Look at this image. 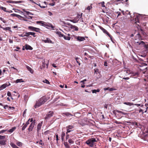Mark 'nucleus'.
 Returning a JSON list of instances; mask_svg holds the SVG:
<instances>
[{"label":"nucleus","mask_w":148,"mask_h":148,"mask_svg":"<svg viewBox=\"0 0 148 148\" xmlns=\"http://www.w3.org/2000/svg\"><path fill=\"white\" fill-rule=\"evenodd\" d=\"M65 136V133L64 132H62V134H61V140H62L63 141L64 139V137Z\"/></svg>","instance_id":"27"},{"label":"nucleus","mask_w":148,"mask_h":148,"mask_svg":"<svg viewBox=\"0 0 148 148\" xmlns=\"http://www.w3.org/2000/svg\"><path fill=\"white\" fill-rule=\"evenodd\" d=\"M25 34H26V36L27 37L29 36L30 35H32L34 37H35L36 36L35 35V33L34 32H26Z\"/></svg>","instance_id":"10"},{"label":"nucleus","mask_w":148,"mask_h":148,"mask_svg":"<svg viewBox=\"0 0 148 148\" xmlns=\"http://www.w3.org/2000/svg\"><path fill=\"white\" fill-rule=\"evenodd\" d=\"M52 65L53 67L55 68H56L57 67V66H56L55 64H53Z\"/></svg>","instance_id":"59"},{"label":"nucleus","mask_w":148,"mask_h":148,"mask_svg":"<svg viewBox=\"0 0 148 148\" xmlns=\"http://www.w3.org/2000/svg\"><path fill=\"white\" fill-rule=\"evenodd\" d=\"M74 127L72 125H69L66 127L67 133H69L73 130Z\"/></svg>","instance_id":"7"},{"label":"nucleus","mask_w":148,"mask_h":148,"mask_svg":"<svg viewBox=\"0 0 148 148\" xmlns=\"http://www.w3.org/2000/svg\"><path fill=\"white\" fill-rule=\"evenodd\" d=\"M99 4H100L101 5V6L102 7H104L105 6L104 5V1H103L101 2Z\"/></svg>","instance_id":"39"},{"label":"nucleus","mask_w":148,"mask_h":148,"mask_svg":"<svg viewBox=\"0 0 148 148\" xmlns=\"http://www.w3.org/2000/svg\"><path fill=\"white\" fill-rule=\"evenodd\" d=\"M76 39L78 41H83L85 40V39L84 37L81 36L77 37Z\"/></svg>","instance_id":"12"},{"label":"nucleus","mask_w":148,"mask_h":148,"mask_svg":"<svg viewBox=\"0 0 148 148\" xmlns=\"http://www.w3.org/2000/svg\"><path fill=\"white\" fill-rule=\"evenodd\" d=\"M94 71H95V74H97V72H98V69H94Z\"/></svg>","instance_id":"50"},{"label":"nucleus","mask_w":148,"mask_h":148,"mask_svg":"<svg viewBox=\"0 0 148 148\" xmlns=\"http://www.w3.org/2000/svg\"><path fill=\"white\" fill-rule=\"evenodd\" d=\"M134 105H136V106H140V104H134Z\"/></svg>","instance_id":"62"},{"label":"nucleus","mask_w":148,"mask_h":148,"mask_svg":"<svg viewBox=\"0 0 148 148\" xmlns=\"http://www.w3.org/2000/svg\"><path fill=\"white\" fill-rule=\"evenodd\" d=\"M48 14L50 16H51L52 15V13L48 11Z\"/></svg>","instance_id":"55"},{"label":"nucleus","mask_w":148,"mask_h":148,"mask_svg":"<svg viewBox=\"0 0 148 148\" xmlns=\"http://www.w3.org/2000/svg\"><path fill=\"white\" fill-rule=\"evenodd\" d=\"M26 110H25L24 111L23 113V115H24V114H25L26 113Z\"/></svg>","instance_id":"63"},{"label":"nucleus","mask_w":148,"mask_h":148,"mask_svg":"<svg viewBox=\"0 0 148 148\" xmlns=\"http://www.w3.org/2000/svg\"><path fill=\"white\" fill-rule=\"evenodd\" d=\"M69 142L71 144H73V141L71 139H69L68 140Z\"/></svg>","instance_id":"41"},{"label":"nucleus","mask_w":148,"mask_h":148,"mask_svg":"<svg viewBox=\"0 0 148 148\" xmlns=\"http://www.w3.org/2000/svg\"><path fill=\"white\" fill-rule=\"evenodd\" d=\"M25 12L28 15H33V14H32L31 12L29 11H25Z\"/></svg>","instance_id":"40"},{"label":"nucleus","mask_w":148,"mask_h":148,"mask_svg":"<svg viewBox=\"0 0 148 148\" xmlns=\"http://www.w3.org/2000/svg\"><path fill=\"white\" fill-rule=\"evenodd\" d=\"M7 95L9 97L11 96V93L10 92L8 91V93H7Z\"/></svg>","instance_id":"48"},{"label":"nucleus","mask_w":148,"mask_h":148,"mask_svg":"<svg viewBox=\"0 0 148 148\" xmlns=\"http://www.w3.org/2000/svg\"><path fill=\"white\" fill-rule=\"evenodd\" d=\"M9 41L10 43H13V40H11L10 39Z\"/></svg>","instance_id":"57"},{"label":"nucleus","mask_w":148,"mask_h":148,"mask_svg":"<svg viewBox=\"0 0 148 148\" xmlns=\"http://www.w3.org/2000/svg\"><path fill=\"white\" fill-rule=\"evenodd\" d=\"M42 41L45 43H52V41L49 38H47L46 39L42 40Z\"/></svg>","instance_id":"11"},{"label":"nucleus","mask_w":148,"mask_h":148,"mask_svg":"<svg viewBox=\"0 0 148 148\" xmlns=\"http://www.w3.org/2000/svg\"><path fill=\"white\" fill-rule=\"evenodd\" d=\"M37 24H40L44 26L45 25V23L42 21H37L36 22Z\"/></svg>","instance_id":"21"},{"label":"nucleus","mask_w":148,"mask_h":148,"mask_svg":"<svg viewBox=\"0 0 148 148\" xmlns=\"http://www.w3.org/2000/svg\"><path fill=\"white\" fill-rule=\"evenodd\" d=\"M123 104H124L127 105L129 106H131L134 105V104L133 103H131L130 102H124L123 103Z\"/></svg>","instance_id":"22"},{"label":"nucleus","mask_w":148,"mask_h":148,"mask_svg":"<svg viewBox=\"0 0 148 148\" xmlns=\"http://www.w3.org/2000/svg\"><path fill=\"white\" fill-rule=\"evenodd\" d=\"M56 140L58 141V136L57 134L56 135Z\"/></svg>","instance_id":"56"},{"label":"nucleus","mask_w":148,"mask_h":148,"mask_svg":"<svg viewBox=\"0 0 148 148\" xmlns=\"http://www.w3.org/2000/svg\"><path fill=\"white\" fill-rule=\"evenodd\" d=\"M30 122H32L30 124L29 128H28V130L29 131H32L33 127L35 125V120H33V119H30Z\"/></svg>","instance_id":"5"},{"label":"nucleus","mask_w":148,"mask_h":148,"mask_svg":"<svg viewBox=\"0 0 148 148\" xmlns=\"http://www.w3.org/2000/svg\"><path fill=\"white\" fill-rule=\"evenodd\" d=\"M23 82V81L22 79H17L15 81V83H16Z\"/></svg>","instance_id":"31"},{"label":"nucleus","mask_w":148,"mask_h":148,"mask_svg":"<svg viewBox=\"0 0 148 148\" xmlns=\"http://www.w3.org/2000/svg\"><path fill=\"white\" fill-rule=\"evenodd\" d=\"M26 68H27V69L31 73H33V70L31 68H30V67H29V66H27Z\"/></svg>","instance_id":"20"},{"label":"nucleus","mask_w":148,"mask_h":148,"mask_svg":"<svg viewBox=\"0 0 148 148\" xmlns=\"http://www.w3.org/2000/svg\"><path fill=\"white\" fill-rule=\"evenodd\" d=\"M69 135L68 134V133H67V132H66V139H68L69 138Z\"/></svg>","instance_id":"51"},{"label":"nucleus","mask_w":148,"mask_h":148,"mask_svg":"<svg viewBox=\"0 0 148 148\" xmlns=\"http://www.w3.org/2000/svg\"><path fill=\"white\" fill-rule=\"evenodd\" d=\"M100 90L99 89H98L97 90H92V93H96L97 92H99Z\"/></svg>","instance_id":"33"},{"label":"nucleus","mask_w":148,"mask_h":148,"mask_svg":"<svg viewBox=\"0 0 148 148\" xmlns=\"http://www.w3.org/2000/svg\"><path fill=\"white\" fill-rule=\"evenodd\" d=\"M21 37H25V36H26V34L25 33V34L23 35V34H21V35H19Z\"/></svg>","instance_id":"52"},{"label":"nucleus","mask_w":148,"mask_h":148,"mask_svg":"<svg viewBox=\"0 0 148 148\" xmlns=\"http://www.w3.org/2000/svg\"><path fill=\"white\" fill-rule=\"evenodd\" d=\"M40 30V29L39 28L36 27L34 31H35L37 32H39Z\"/></svg>","instance_id":"44"},{"label":"nucleus","mask_w":148,"mask_h":148,"mask_svg":"<svg viewBox=\"0 0 148 148\" xmlns=\"http://www.w3.org/2000/svg\"><path fill=\"white\" fill-rule=\"evenodd\" d=\"M25 49L26 50H31L33 48L30 46H29L28 45L26 44L25 45Z\"/></svg>","instance_id":"15"},{"label":"nucleus","mask_w":148,"mask_h":148,"mask_svg":"<svg viewBox=\"0 0 148 148\" xmlns=\"http://www.w3.org/2000/svg\"><path fill=\"white\" fill-rule=\"evenodd\" d=\"M140 31L141 32V33L143 34V35H144L145 34V33L144 32L143 30L142 29H141L140 27Z\"/></svg>","instance_id":"45"},{"label":"nucleus","mask_w":148,"mask_h":148,"mask_svg":"<svg viewBox=\"0 0 148 148\" xmlns=\"http://www.w3.org/2000/svg\"><path fill=\"white\" fill-rule=\"evenodd\" d=\"M135 42L138 43V45H140V44L144 45V42L143 41H140L138 42L135 41Z\"/></svg>","instance_id":"32"},{"label":"nucleus","mask_w":148,"mask_h":148,"mask_svg":"<svg viewBox=\"0 0 148 148\" xmlns=\"http://www.w3.org/2000/svg\"><path fill=\"white\" fill-rule=\"evenodd\" d=\"M46 101V99L45 97H43L41 98L38 101H36L34 106L35 108H36L39 107L42 105Z\"/></svg>","instance_id":"1"},{"label":"nucleus","mask_w":148,"mask_h":148,"mask_svg":"<svg viewBox=\"0 0 148 148\" xmlns=\"http://www.w3.org/2000/svg\"><path fill=\"white\" fill-rule=\"evenodd\" d=\"M64 145L66 148H70L69 145L67 143H64Z\"/></svg>","instance_id":"35"},{"label":"nucleus","mask_w":148,"mask_h":148,"mask_svg":"<svg viewBox=\"0 0 148 148\" xmlns=\"http://www.w3.org/2000/svg\"><path fill=\"white\" fill-rule=\"evenodd\" d=\"M7 141L5 136L0 135V145H6Z\"/></svg>","instance_id":"4"},{"label":"nucleus","mask_w":148,"mask_h":148,"mask_svg":"<svg viewBox=\"0 0 148 148\" xmlns=\"http://www.w3.org/2000/svg\"><path fill=\"white\" fill-rule=\"evenodd\" d=\"M43 82L44 83H45L46 84H49L50 83L49 82L47 79H46L45 80L43 81Z\"/></svg>","instance_id":"38"},{"label":"nucleus","mask_w":148,"mask_h":148,"mask_svg":"<svg viewBox=\"0 0 148 148\" xmlns=\"http://www.w3.org/2000/svg\"><path fill=\"white\" fill-rule=\"evenodd\" d=\"M1 28H2L3 29L5 30H9L10 32H12V31L10 30V28L8 27H6L5 28H4L3 27H2L1 26Z\"/></svg>","instance_id":"24"},{"label":"nucleus","mask_w":148,"mask_h":148,"mask_svg":"<svg viewBox=\"0 0 148 148\" xmlns=\"http://www.w3.org/2000/svg\"><path fill=\"white\" fill-rule=\"evenodd\" d=\"M53 114V111H50L49 112V113L48 114L46 117H45V119H48L50 118L52 116Z\"/></svg>","instance_id":"8"},{"label":"nucleus","mask_w":148,"mask_h":148,"mask_svg":"<svg viewBox=\"0 0 148 148\" xmlns=\"http://www.w3.org/2000/svg\"><path fill=\"white\" fill-rule=\"evenodd\" d=\"M17 145L19 146H21L22 145V144L21 143L18 142L16 143Z\"/></svg>","instance_id":"37"},{"label":"nucleus","mask_w":148,"mask_h":148,"mask_svg":"<svg viewBox=\"0 0 148 148\" xmlns=\"http://www.w3.org/2000/svg\"><path fill=\"white\" fill-rule=\"evenodd\" d=\"M10 145L13 147V148H19L17 147L15 144L13 143H11Z\"/></svg>","instance_id":"25"},{"label":"nucleus","mask_w":148,"mask_h":148,"mask_svg":"<svg viewBox=\"0 0 148 148\" xmlns=\"http://www.w3.org/2000/svg\"><path fill=\"white\" fill-rule=\"evenodd\" d=\"M42 125V123H39L38 124V126H37V131L38 132L39 130L40 129Z\"/></svg>","instance_id":"18"},{"label":"nucleus","mask_w":148,"mask_h":148,"mask_svg":"<svg viewBox=\"0 0 148 148\" xmlns=\"http://www.w3.org/2000/svg\"><path fill=\"white\" fill-rule=\"evenodd\" d=\"M0 20H1V21H2L3 23H5V20L2 18L0 17Z\"/></svg>","instance_id":"54"},{"label":"nucleus","mask_w":148,"mask_h":148,"mask_svg":"<svg viewBox=\"0 0 148 148\" xmlns=\"http://www.w3.org/2000/svg\"><path fill=\"white\" fill-rule=\"evenodd\" d=\"M103 31V32L106 34L108 35L109 36V37L111 39V37L110 36L109 34L108 33V32L105 29L103 28V27H101L100 26L99 27Z\"/></svg>","instance_id":"9"},{"label":"nucleus","mask_w":148,"mask_h":148,"mask_svg":"<svg viewBox=\"0 0 148 148\" xmlns=\"http://www.w3.org/2000/svg\"><path fill=\"white\" fill-rule=\"evenodd\" d=\"M92 8V6L91 5H90V6H88L87 8V10H89Z\"/></svg>","instance_id":"47"},{"label":"nucleus","mask_w":148,"mask_h":148,"mask_svg":"<svg viewBox=\"0 0 148 148\" xmlns=\"http://www.w3.org/2000/svg\"><path fill=\"white\" fill-rule=\"evenodd\" d=\"M70 28L75 31H77L78 30V27L75 25H72Z\"/></svg>","instance_id":"16"},{"label":"nucleus","mask_w":148,"mask_h":148,"mask_svg":"<svg viewBox=\"0 0 148 148\" xmlns=\"http://www.w3.org/2000/svg\"><path fill=\"white\" fill-rule=\"evenodd\" d=\"M45 26H47L49 27H51L52 29H53L54 27L51 24H47L45 23V25H44Z\"/></svg>","instance_id":"19"},{"label":"nucleus","mask_w":148,"mask_h":148,"mask_svg":"<svg viewBox=\"0 0 148 148\" xmlns=\"http://www.w3.org/2000/svg\"><path fill=\"white\" fill-rule=\"evenodd\" d=\"M122 78L123 79L125 80H128L129 79V77H123Z\"/></svg>","instance_id":"53"},{"label":"nucleus","mask_w":148,"mask_h":148,"mask_svg":"<svg viewBox=\"0 0 148 148\" xmlns=\"http://www.w3.org/2000/svg\"><path fill=\"white\" fill-rule=\"evenodd\" d=\"M70 35V34H69L66 36L64 35L63 37L66 40H69L70 39V38L69 37Z\"/></svg>","instance_id":"14"},{"label":"nucleus","mask_w":148,"mask_h":148,"mask_svg":"<svg viewBox=\"0 0 148 148\" xmlns=\"http://www.w3.org/2000/svg\"><path fill=\"white\" fill-rule=\"evenodd\" d=\"M95 139L94 138H92L87 140L86 143L89 147H92L95 145V142H96Z\"/></svg>","instance_id":"2"},{"label":"nucleus","mask_w":148,"mask_h":148,"mask_svg":"<svg viewBox=\"0 0 148 148\" xmlns=\"http://www.w3.org/2000/svg\"><path fill=\"white\" fill-rule=\"evenodd\" d=\"M114 90V89L112 88H109V90L110 91H112Z\"/></svg>","instance_id":"58"},{"label":"nucleus","mask_w":148,"mask_h":148,"mask_svg":"<svg viewBox=\"0 0 148 148\" xmlns=\"http://www.w3.org/2000/svg\"><path fill=\"white\" fill-rule=\"evenodd\" d=\"M6 84H4L2 85L0 87V90L3 89L5 88H6Z\"/></svg>","instance_id":"29"},{"label":"nucleus","mask_w":148,"mask_h":148,"mask_svg":"<svg viewBox=\"0 0 148 148\" xmlns=\"http://www.w3.org/2000/svg\"><path fill=\"white\" fill-rule=\"evenodd\" d=\"M0 9H2L3 10V11H4L5 12H8V11H7L6 10V8L5 7H0Z\"/></svg>","instance_id":"36"},{"label":"nucleus","mask_w":148,"mask_h":148,"mask_svg":"<svg viewBox=\"0 0 148 148\" xmlns=\"http://www.w3.org/2000/svg\"><path fill=\"white\" fill-rule=\"evenodd\" d=\"M11 68H12V69H15V70H16V71H17V69H16V68H15L14 67H13V66H12V67H11Z\"/></svg>","instance_id":"61"},{"label":"nucleus","mask_w":148,"mask_h":148,"mask_svg":"<svg viewBox=\"0 0 148 148\" xmlns=\"http://www.w3.org/2000/svg\"><path fill=\"white\" fill-rule=\"evenodd\" d=\"M30 120V119H29L28 121L27 122L26 124L22 128V130H25V129L26 127L27 126V125L29 124V121Z\"/></svg>","instance_id":"13"},{"label":"nucleus","mask_w":148,"mask_h":148,"mask_svg":"<svg viewBox=\"0 0 148 148\" xmlns=\"http://www.w3.org/2000/svg\"><path fill=\"white\" fill-rule=\"evenodd\" d=\"M62 23L63 24H65V26H67L68 25V27H71V26H72V25H71L70 23H65L64 21H62Z\"/></svg>","instance_id":"17"},{"label":"nucleus","mask_w":148,"mask_h":148,"mask_svg":"<svg viewBox=\"0 0 148 148\" xmlns=\"http://www.w3.org/2000/svg\"><path fill=\"white\" fill-rule=\"evenodd\" d=\"M82 13H81V15L78 14L77 15V18H80L82 17Z\"/></svg>","instance_id":"43"},{"label":"nucleus","mask_w":148,"mask_h":148,"mask_svg":"<svg viewBox=\"0 0 148 148\" xmlns=\"http://www.w3.org/2000/svg\"><path fill=\"white\" fill-rule=\"evenodd\" d=\"M116 112L120 114V115L119 116V117L120 118H121L123 116H124L126 115L127 114V113L125 112H122L121 111H119L118 110H116L114 111H113V112Z\"/></svg>","instance_id":"6"},{"label":"nucleus","mask_w":148,"mask_h":148,"mask_svg":"<svg viewBox=\"0 0 148 148\" xmlns=\"http://www.w3.org/2000/svg\"><path fill=\"white\" fill-rule=\"evenodd\" d=\"M117 13H118V15H117V17H118L119 16L121 15V13H120V12H118Z\"/></svg>","instance_id":"64"},{"label":"nucleus","mask_w":148,"mask_h":148,"mask_svg":"<svg viewBox=\"0 0 148 148\" xmlns=\"http://www.w3.org/2000/svg\"><path fill=\"white\" fill-rule=\"evenodd\" d=\"M57 34L60 37H62L64 36V35L63 34H62L60 32H57Z\"/></svg>","instance_id":"34"},{"label":"nucleus","mask_w":148,"mask_h":148,"mask_svg":"<svg viewBox=\"0 0 148 148\" xmlns=\"http://www.w3.org/2000/svg\"><path fill=\"white\" fill-rule=\"evenodd\" d=\"M130 73L131 71L128 69H125L121 72L120 77L121 78L125 77L128 75H130Z\"/></svg>","instance_id":"3"},{"label":"nucleus","mask_w":148,"mask_h":148,"mask_svg":"<svg viewBox=\"0 0 148 148\" xmlns=\"http://www.w3.org/2000/svg\"><path fill=\"white\" fill-rule=\"evenodd\" d=\"M11 16H16L18 18H19V17H21V16L19 15H18L17 14H11Z\"/></svg>","instance_id":"30"},{"label":"nucleus","mask_w":148,"mask_h":148,"mask_svg":"<svg viewBox=\"0 0 148 148\" xmlns=\"http://www.w3.org/2000/svg\"><path fill=\"white\" fill-rule=\"evenodd\" d=\"M64 114L65 115H66V116H72V115H71L70 114L69 112L65 113Z\"/></svg>","instance_id":"42"},{"label":"nucleus","mask_w":148,"mask_h":148,"mask_svg":"<svg viewBox=\"0 0 148 148\" xmlns=\"http://www.w3.org/2000/svg\"><path fill=\"white\" fill-rule=\"evenodd\" d=\"M6 130H3L0 131V134H1L3 132H6Z\"/></svg>","instance_id":"49"},{"label":"nucleus","mask_w":148,"mask_h":148,"mask_svg":"<svg viewBox=\"0 0 148 148\" xmlns=\"http://www.w3.org/2000/svg\"><path fill=\"white\" fill-rule=\"evenodd\" d=\"M130 74H131V76H135L137 75L138 74V73L131 72V73H130Z\"/></svg>","instance_id":"26"},{"label":"nucleus","mask_w":148,"mask_h":148,"mask_svg":"<svg viewBox=\"0 0 148 148\" xmlns=\"http://www.w3.org/2000/svg\"><path fill=\"white\" fill-rule=\"evenodd\" d=\"M78 20H78L77 21H75L74 20H70V21L71 22H73V23H76L78 21Z\"/></svg>","instance_id":"46"},{"label":"nucleus","mask_w":148,"mask_h":148,"mask_svg":"<svg viewBox=\"0 0 148 148\" xmlns=\"http://www.w3.org/2000/svg\"><path fill=\"white\" fill-rule=\"evenodd\" d=\"M28 28L29 29H30L31 30L34 31L36 27H34L32 26H30L28 27Z\"/></svg>","instance_id":"28"},{"label":"nucleus","mask_w":148,"mask_h":148,"mask_svg":"<svg viewBox=\"0 0 148 148\" xmlns=\"http://www.w3.org/2000/svg\"><path fill=\"white\" fill-rule=\"evenodd\" d=\"M104 65L105 66H107V63L106 62H105L104 63Z\"/></svg>","instance_id":"60"},{"label":"nucleus","mask_w":148,"mask_h":148,"mask_svg":"<svg viewBox=\"0 0 148 148\" xmlns=\"http://www.w3.org/2000/svg\"><path fill=\"white\" fill-rule=\"evenodd\" d=\"M16 129V127H14L12 128V129H10L8 131V132L10 133L12 132Z\"/></svg>","instance_id":"23"}]
</instances>
